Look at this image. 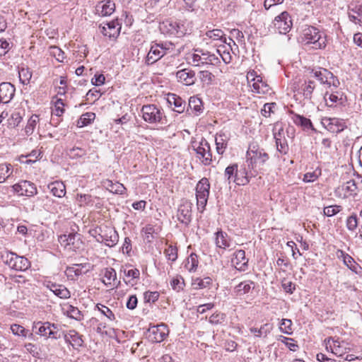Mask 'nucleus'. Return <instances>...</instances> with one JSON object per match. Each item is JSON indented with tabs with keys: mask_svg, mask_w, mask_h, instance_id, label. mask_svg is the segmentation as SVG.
<instances>
[{
	"mask_svg": "<svg viewBox=\"0 0 362 362\" xmlns=\"http://www.w3.org/2000/svg\"><path fill=\"white\" fill-rule=\"evenodd\" d=\"M68 240V245H71L72 249L75 250L76 248H79L82 242L80 240V235L76 233H69L67 235Z\"/></svg>",
	"mask_w": 362,
	"mask_h": 362,
	"instance_id": "44",
	"label": "nucleus"
},
{
	"mask_svg": "<svg viewBox=\"0 0 362 362\" xmlns=\"http://www.w3.org/2000/svg\"><path fill=\"white\" fill-rule=\"evenodd\" d=\"M325 100L326 101L327 105L329 107H332L339 100L338 95L336 93H326L325 95Z\"/></svg>",
	"mask_w": 362,
	"mask_h": 362,
	"instance_id": "59",
	"label": "nucleus"
},
{
	"mask_svg": "<svg viewBox=\"0 0 362 362\" xmlns=\"http://www.w3.org/2000/svg\"><path fill=\"white\" fill-rule=\"evenodd\" d=\"M66 154L71 159H77L84 156L86 151L84 148L74 146L66 150Z\"/></svg>",
	"mask_w": 362,
	"mask_h": 362,
	"instance_id": "39",
	"label": "nucleus"
},
{
	"mask_svg": "<svg viewBox=\"0 0 362 362\" xmlns=\"http://www.w3.org/2000/svg\"><path fill=\"white\" fill-rule=\"evenodd\" d=\"M356 189L357 186L356 182L354 180H350L341 185L338 188V192L339 193H342L344 197H348L349 196L356 194Z\"/></svg>",
	"mask_w": 362,
	"mask_h": 362,
	"instance_id": "25",
	"label": "nucleus"
},
{
	"mask_svg": "<svg viewBox=\"0 0 362 362\" xmlns=\"http://www.w3.org/2000/svg\"><path fill=\"white\" fill-rule=\"evenodd\" d=\"M232 263L239 271H245L247 268L248 260L245 257V252L243 250H237L234 253Z\"/></svg>",
	"mask_w": 362,
	"mask_h": 362,
	"instance_id": "17",
	"label": "nucleus"
},
{
	"mask_svg": "<svg viewBox=\"0 0 362 362\" xmlns=\"http://www.w3.org/2000/svg\"><path fill=\"white\" fill-rule=\"evenodd\" d=\"M276 106L275 103H266L264 105L263 108L261 110L262 115L268 117L270 116L271 113L274 112V108Z\"/></svg>",
	"mask_w": 362,
	"mask_h": 362,
	"instance_id": "58",
	"label": "nucleus"
},
{
	"mask_svg": "<svg viewBox=\"0 0 362 362\" xmlns=\"http://www.w3.org/2000/svg\"><path fill=\"white\" fill-rule=\"evenodd\" d=\"M177 217L179 221L184 224H188L191 221V206L189 203L184 202L180 205Z\"/></svg>",
	"mask_w": 362,
	"mask_h": 362,
	"instance_id": "18",
	"label": "nucleus"
},
{
	"mask_svg": "<svg viewBox=\"0 0 362 362\" xmlns=\"http://www.w3.org/2000/svg\"><path fill=\"white\" fill-rule=\"evenodd\" d=\"M148 338L152 342H161L168 334V326L165 324L153 325L148 329Z\"/></svg>",
	"mask_w": 362,
	"mask_h": 362,
	"instance_id": "12",
	"label": "nucleus"
},
{
	"mask_svg": "<svg viewBox=\"0 0 362 362\" xmlns=\"http://www.w3.org/2000/svg\"><path fill=\"white\" fill-rule=\"evenodd\" d=\"M67 313L70 317L76 320H81L83 317L81 312L77 308L72 305L69 306Z\"/></svg>",
	"mask_w": 362,
	"mask_h": 362,
	"instance_id": "55",
	"label": "nucleus"
},
{
	"mask_svg": "<svg viewBox=\"0 0 362 362\" xmlns=\"http://www.w3.org/2000/svg\"><path fill=\"white\" fill-rule=\"evenodd\" d=\"M255 283L252 281H245L237 285L234 291L238 296L247 293L252 288H254Z\"/></svg>",
	"mask_w": 362,
	"mask_h": 362,
	"instance_id": "32",
	"label": "nucleus"
},
{
	"mask_svg": "<svg viewBox=\"0 0 362 362\" xmlns=\"http://www.w3.org/2000/svg\"><path fill=\"white\" fill-rule=\"evenodd\" d=\"M86 267V264H75L72 267H67V272L69 274L74 273L76 276H80L83 273H86L88 269H86V271H83V269Z\"/></svg>",
	"mask_w": 362,
	"mask_h": 362,
	"instance_id": "45",
	"label": "nucleus"
},
{
	"mask_svg": "<svg viewBox=\"0 0 362 362\" xmlns=\"http://www.w3.org/2000/svg\"><path fill=\"white\" fill-rule=\"evenodd\" d=\"M14 93L15 87L11 83L4 82L0 84V98L6 103H8L13 98Z\"/></svg>",
	"mask_w": 362,
	"mask_h": 362,
	"instance_id": "23",
	"label": "nucleus"
},
{
	"mask_svg": "<svg viewBox=\"0 0 362 362\" xmlns=\"http://www.w3.org/2000/svg\"><path fill=\"white\" fill-rule=\"evenodd\" d=\"M39 122V117L36 115H32L28 121L25 126V131L26 134L30 135L33 134L37 124Z\"/></svg>",
	"mask_w": 362,
	"mask_h": 362,
	"instance_id": "43",
	"label": "nucleus"
},
{
	"mask_svg": "<svg viewBox=\"0 0 362 362\" xmlns=\"http://www.w3.org/2000/svg\"><path fill=\"white\" fill-rule=\"evenodd\" d=\"M159 293L158 291H146L144 293V300L146 303H154L159 298Z\"/></svg>",
	"mask_w": 362,
	"mask_h": 362,
	"instance_id": "56",
	"label": "nucleus"
},
{
	"mask_svg": "<svg viewBox=\"0 0 362 362\" xmlns=\"http://www.w3.org/2000/svg\"><path fill=\"white\" fill-rule=\"evenodd\" d=\"M170 285L173 290L178 292L183 288L185 285L184 279L182 276H177L172 279Z\"/></svg>",
	"mask_w": 362,
	"mask_h": 362,
	"instance_id": "52",
	"label": "nucleus"
},
{
	"mask_svg": "<svg viewBox=\"0 0 362 362\" xmlns=\"http://www.w3.org/2000/svg\"><path fill=\"white\" fill-rule=\"evenodd\" d=\"M64 339L66 343L71 344L73 348L78 349L83 344L82 335L79 334L76 330L71 329L68 332H63Z\"/></svg>",
	"mask_w": 362,
	"mask_h": 362,
	"instance_id": "16",
	"label": "nucleus"
},
{
	"mask_svg": "<svg viewBox=\"0 0 362 362\" xmlns=\"http://www.w3.org/2000/svg\"><path fill=\"white\" fill-rule=\"evenodd\" d=\"M164 254L168 260L175 262L177 258V249L176 247L169 245L164 251Z\"/></svg>",
	"mask_w": 362,
	"mask_h": 362,
	"instance_id": "50",
	"label": "nucleus"
},
{
	"mask_svg": "<svg viewBox=\"0 0 362 362\" xmlns=\"http://www.w3.org/2000/svg\"><path fill=\"white\" fill-rule=\"evenodd\" d=\"M119 29L116 28V23L115 21H110L105 24V25L101 28V33L110 38H115L119 35Z\"/></svg>",
	"mask_w": 362,
	"mask_h": 362,
	"instance_id": "27",
	"label": "nucleus"
},
{
	"mask_svg": "<svg viewBox=\"0 0 362 362\" xmlns=\"http://www.w3.org/2000/svg\"><path fill=\"white\" fill-rule=\"evenodd\" d=\"M276 146L277 151L282 153L286 154L288 151V145L286 139L276 138Z\"/></svg>",
	"mask_w": 362,
	"mask_h": 362,
	"instance_id": "51",
	"label": "nucleus"
},
{
	"mask_svg": "<svg viewBox=\"0 0 362 362\" xmlns=\"http://www.w3.org/2000/svg\"><path fill=\"white\" fill-rule=\"evenodd\" d=\"M176 77L179 82L186 86L193 84L196 80L194 71L187 69L178 71L176 73Z\"/></svg>",
	"mask_w": 362,
	"mask_h": 362,
	"instance_id": "20",
	"label": "nucleus"
},
{
	"mask_svg": "<svg viewBox=\"0 0 362 362\" xmlns=\"http://www.w3.org/2000/svg\"><path fill=\"white\" fill-rule=\"evenodd\" d=\"M252 91L258 94H267L271 90L269 85L265 81H263L262 77H258L257 81L252 83Z\"/></svg>",
	"mask_w": 362,
	"mask_h": 362,
	"instance_id": "26",
	"label": "nucleus"
},
{
	"mask_svg": "<svg viewBox=\"0 0 362 362\" xmlns=\"http://www.w3.org/2000/svg\"><path fill=\"white\" fill-rule=\"evenodd\" d=\"M346 228L350 231H354L358 227V218L356 214L349 216L346 221Z\"/></svg>",
	"mask_w": 362,
	"mask_h": 362,
	"instance_id": "49",
	"label": "nucleus"
},
{
	"mask_svg": "<svg viewBox=\"0 0 362 362\" xmlns=\"http://www.w3.org/2000/svg\"><path fill=\"white\" fill-rule=\"evenodd\" d=\"M166 53L165 51L162 50V47L158 43L152 45L146 56V64L148 65L154 64L165 55Z\"/></svg>",
	"mask_w": 362,
	"mask_h": 362,
	"instance_id": "15",
	"label": "nucleus"
},
{
	"mask_svg": "<svg viewBox=\"0 0 362 362\" xmlns=\"http://www.w3.org/2000/svg\"><path fill=\"white\" fill-rule=\"evenodd\" d=\"M341 210L340 206H329L324 209V214L327 216H332Z\"/></svg>",
	"mask_w": 362,
	"mask_h": 362,
	"instance_id": "62",
	"label": "nucleus"
},
{
	"mask_svg": "<svg viewBox=\"0 0 362 362\" xmlns=\"http://www.w3.org/2000/svg\"><path fill=\"white\" fill-rule=\"evenodd\" d=\"M337 256L343 261L344 264L351 271L359 276H362V267L349 254L341 250H338L337 251Z\"/></svg>",
	"mask_w": 362,
	"mask_h": 362,
	"instance_id": "13",
	"label": "nucleus"
},
{
	"mask_svg": "<svg viewBox=\"0 0 362 362\" xmlns=\"http://www.w3.org/2000/svg\"><path fill=\"white\" fill-rule=\"evenodd\" d=\"M48 188L55 197L61 198L66 194V187L62 182H54L48 185Z\"/></svg>",
	"mask_w": 362,
	"mask_h": 362,
	"instance_id": "29",
	"label": "nucleus"
},
{
	"mask_svg": "<svg viewBox=\"0 0 362 362\" xmlns=\"http://www.w3.org/2000/svg\"><path fill=\"white\" fill-rule=\"evenodd\" d=\"M32 77V73L28 68H21L19 71V78L23 84H27Z\"/></svg>",
	"mask_w": 362,
	"mask_h": 362,
	"instance_id": "53",
	"label": "nucleus"
},
{
	"mask_svg": "<svg viewBox=\"0 0 362 362\" xmlns=\"http://www.w3.org/2000/svg\"><path fill=\"white\" fill-rule=\"evenodd\" d=\"M100 231L101 233L98 234L97 238L98 242L103 243L110 247L115 246L117 243L119 235L114 228L105 226L103 230L100 229Z\"/></svg>",
	"mask_w": 362,
	"mask_h": 362,
	"instance_id": "7",
	"label": "nucleus"
},
{
	"mask_svg": "<svg viewBox=\"0 0 362 362\" xmlns=\"http://www.w3.org/2000/svg\"><path fill=\"white\" fill-rule=\"evenodd\" d=\"M12 169L11 164H0V183L4 182L12 174Z\"/></svg>",
	"mask_w": 362,
	"mask_h": 362,
	"instance_id": "42",
	"label": "nucleus"
},
{
	"mask_svg": "<svg viewBox=\"0 0 362 362\" xmlns=\"http://www.w3.org/2000/svg\"><path fill=\"white\" fill-rule=\"evenodd\" d=\"M326 349L334 354V355L341 357L345 354L351 351L349 344L345 341H340L339 339H334L332 337H329L324 341Z\"/></svg>",
	"mask_w": 362,
	"mask_h": 362,
	"instance_id": "5",
	"label": "nucleus"
},
{
	"mask_svg": "<svg viewBox=\"0 0 362 362\" xmlns=\"http://www.w3.org/2000/svg\"><path fill=\"white\" fill-rule=\"evenodd\" d=\"M298 39L302 44L312 45L315 49L325 48L327 45L325 33L314 26L305 25L303 28Z\"/></svg>",
	"mask_w": 362,
	"mask_h": 362,
	"instance_id": "1",
	"label": "nucleus"
},
{
	"mask_svg": "<svg viewBox=\"0 0 362 362\" xmlns=\"http://www.w3.org/2000/svg\"><path fill=\"white\" fill-rule=\"evenodd\" d=\"M1 259L11 269L16 271H25L30 267L28 259L7 250L1 252Z\"/></svg>",
	"mask_w": 362,
	"mask_h": 362,
	"instance_id": "3",
	"label": "nucleus"
},
{
	"mask_svg": "<svg viewBox=\"0 0 362 362\" xmlns=\"http://www.w3.org/2000/svg\"><path fill=\"white\" fill-rule=\"evenodd\" d=\"M207 285H211V294H209V296H212L215 295V291L218 289V284L216 282V280L214 281L213 278L207 276L205 277V288Z\"/></svg>",
	"mask_w": 362,
	"mask_h": 362,
	"instance_id": "61",
	"label": "nucleus"
},
{
	"mask_svg": "<svg viewBox=\"0 0 362 362\" xmlns=\"http://www.w3.org/2000/svg\"><path fill=\"white\" fill-rule=\"evenodd\" d=\"M95 118V114L91 112L83 114L77 121V127L82 128L91 124Z\"/></svg>",
	"mask_w": 362,
	"mask_h": 362,
	"instance_id": "36",
	"label": "nucleus"
},
{
	"mask_svg": "<svg viewBox=\"0 0 362 362\" xmlns=\"http://www.w3.org/2000/svg\"><path fill=\"white\" fill-rule=\"evenodd\" d=\"M45 285L60 298H68L70 297L69 291L63 285L57 284L52 281H47Z\"/></svg>",
	"mask_w": 362,
	"mask_h": 362,
	"instance_id": "19",
	"label": "nucleus"
},
{
	"mask_svg": "<svg viewBox=\"0 0 362 362\" xmlns=\"http://www.w3.org/2000/svg\"><path fill=\"white\" fill-rule=\"evenodd\" d=\"M292 115L293 116L291 118L295 124L300 126L304 129H315L310 119L293 112Z\"/></svg>",
	"mask_w": 362,
	"mask_h": 362,
	"instance_id": "28",
	"label": "nucleus"
},
{
	"mask_svg": "<svg viewBox=\"0 0 362 362\" xmlns=\"http://www.w3.org/2000/svg\"><path fill=\"white\" fill-rule=\"evenodd\" d=\"M272 24L274 31L279 34H286L291 28L292 21L289 14L284 11L274 18Z\"/></svg>",
	"mask_w": 362,
	"mask_h": 362,
	"instance_id": "6",
	"label": "nucleus"
},
{
	"mask_svg": "<svg viewBox=\"0 0 362 362\" xmlns=\"http://www.w3.org/2000/svg\"><path fill=\"white\" fill-rule=\"evenodd\" d=\"M142 232L144 233V238L151 243L156 238L155 235H158V230L154 226L148 224L142 228Z\"/></svg>",
	"mask_w": 362,
	"mask_h": 362,
	"instance_id": "37",
	"label": "nucleus"
},
{
	"mask_svg": "<svg viewBox=\"0 0 362 362\" xmlns=\"http://www.w3.org/2000/svg\"><path fill=\"white\" fill-rule=\"evenodd\" d=\"M349 11L362 18V1H358V4H351L349 6Z\"/></svg>",
	"mask_w": 362,
	"mask_h": 362,
	"instance_id": "63",
	"label": "nucleus"
},
{
	"mask_svg": "<svg viewBox=\"0 0 362 362\" xmlns=\"http://www.w3.org/2000/svg\"><path fill=\"white\" fill-rule=\"evenodd\" d=\"M204 178L200 180L196 187V198L198 209L202 212L204 211Z\"/></svg>",
	"mask_w": 362,
	"mask_h": 362,
	"instance_id": "33",
	"label": "nucleus"
},
{
	"mask_svg": "<svg viewBox=\"0 0 362 362\" xmlns=\"http://www.w3.org/2000/svg\"><path fill=\"white\" fill-rule=\"evenodd\" d=\"M13 189L20 196L33 197L37 193L35 185L28 180H21L15 184Z\"/></svg>",
	"mask_w": 362,
	"mask_h": 362,
	"instance_id": "10",
	"label": "nucleus"
},
{
	"mask_svg": "<svg viewBox=\"0 0 362 362\" xmlns=\"http://www.w3.org/2000/svg\"><path fill=\"white\" fill-rule=\"evenodd\" d=\"M115 9V4L112 1L108 0L105 3L100 2L96 7V13L101 16H107L111 15Z\"/></svg>",
	"mask_w": 362,
	"mask_h": 362,
	"instance_id": "21",
	"label": "nucleus"
},
{
	"mask_svg": "<svg viewBox=\"0 0 362 362\" xmlns=\"http://www.w3.org/2000/svg\"><path fill=\"white\" fill-rule=\"evenodd\" d=\"M103 284L106 286H114L117 280V273L113 268H105L103 274Z\"/></svg>",
	"mask_w": 362,
	"mask_h": 362,
	"instance_id": "31",
	"label": "nucleus"
},
{
	"mask_svg": "<svg viewBox=\"0 0 362 362\" xmlns=\"http://www.w3.org/2000/svg\"><path fill=\"white\" fill-rule=\"evenodd\" d=\"M189 109L187 110L189 112V114H194L195 115H199L202 112V107L203 105V102L202 98L197 96H192L189 99Z\"/></svg>",
	"mask_w": 362,
	"mask_h": 362,
	"instance_id": "24",
	"label": "nucleus"
},
{
	"mask_svg": "<svg viewBox=\"0 0 362 362\" xmlns=\"http://www.w3.org/2000/svg\"><path fill=\"white\" fill-rule=\"evenodd\" d=\"M269 159V155L263 149L249 150L247 151V162L248 167L253 168V165L259 162L263 165Z\"/></svg>",
	"mask_w": 362,
	"mask_h": 362,
	"instance_id": "14",
	"label": "nucleus"
},
{
	"mask_svg": "<svg viewBox=\"0 0 362 362\" xmlns=\"http://www.w3.org/2000/svg\"><path fill=\"white\" fill-rule=\"evenodd\" d=\"M224 319V315L221 313L216 312L210 315L209 322L212 325L221 323Z\"/></svg>",
	"mask_w": 362,
	"mask_h": 362,
	"instance_id": "60",
	"label": "nucleus"
},
{
	"mask_svg": "<svg viewBox=\"0 0 362 362\" xmlns=\"http://www.w3.org/2000/svg\"><path fill=\"white\" fill-rule=\"evenodd\" d=\"M33 331L45 339H58L62 337L60 326L50 322H35L33 325Z\"/></svg>",
	"mask_w": 362,
	"mask_h": 362,
	"instance_id": "2",
	"label": "nucleus"
},
{
	"mask_svg": "<svg viewBox=\"0 0 362 362\" xmlns=\"http://www.w3.org/2000/svg\"><path fill=\"white\" fill-rule=\"evenodd\" d=\"M314 76L322 83L327 84L329 86L338 87L339 86V81L334 76V74L329 70L323 68H320L318 70L315 71Z\"/></svg>",
	"mask_w": 362,
	"mask_h": 362,
	"instance_id": "11",
	"label": "nucleus"
},
{
	"mask_svg": "<svg viewBox=\"0 0 362 362\" xmlns=\"http://www.w3.org/2000/svg\"><path fill=\"white\" fill-rule=\"evenodd\" d=\"M142 113V118L144 120L149 124L160 123L165 124V116L160 107L156 105H144L141 110Z\"/></svg>",
	"mask_w": 362,
	"mask_h": 362,
	"instance_id": "4",
	"label": "nucleus"
},
{
	"mask_svg": "<svg viewBox=\"0 0 362 362\" xmlns=\"http://www.w3.org/2000/svg\"><path fill=\"white\" fill-rule=\"evenodd\" d=\"M215 242L217 247L226 249L230 246L228 235L223 231H218L215 233Z\"/></svg>",
	"mask_w": 362,
	"mask_h": 362,
	"instance_id": "34",
	"label": "nucleus"
},
{
	"mask_svg": "<svg viewBox=\"0 0 362 362\" xmlns=\"http://www.w3.org/2000/svg\"><path fill=\"white\" fill-rule=\"evenodd\" d=\"M180 24L172 20H166L160 24L159 29L162 33L169 36L180 37L184 35Z\"/></svg>",
	"mask_w": 362,
	"mask_h": 362,
	"instance_id": "8",
	"label": "nucleus"
},
{
	"mask_svg": "<svg viewBox=\"0 0 362 362\" xmlns=\"http://www.w3.org/2000/svg\"><path fill=\"white\" fill-rule=\"evenodd\" d=\"M224 34L220 29H214L205 32V41L210 39L213 41H221Z\"/></svg>",
	"mask_w": 362,
	"mask_h": 362,
	"instance_id": "40",
	"label": "nucleus"
},
{
	"mask_svg": "<svg viewBox=\"0 0 362 362\" xmlns=\"http://www.w3.org/2000/svg\"><path fill=\"white\" fill-rule=\"evenodd\" d=\"M321 123L326 129L335 134L342 132L346 127L343 119L336 117H323Z\"/></svg>",
	"mask_w": 362,
	"mask_h": 362,
	"instance_id": "9",
	"label": "nucleus"
},
{
	"mask_svg": "<svg viewBox=\"0 0 362 362\" xmlns=\"http://www.w3.org/2000/svg\"><path fill=\"white\" fill-rule=\"evenodd\" d=\"M237 164H233L228 166L225 170V177L229 183L234 182L235 173H237Z\"/></svg>",
	"mask_w": 362,
	"mask_h": 362,
	"instance_id": "46",
	"label": "nucleus"
},
{
	"mask_svg": "<svg viewBox=\"0 0 362 362\" xmlns=\"http://www.w3.org/2000/svg\"><path fill=\"white\" fill-rule=\"evenodd\" d=\"M11 332L13 334L18 336H22L23 337H27L28 330H26L23 326L17 324H13L11 326Z\"/></svg>",
	"mask_w": 362,
	"mask_h": 362,
	"instance_id": "54",
	"label": "nucleus"
},
{
	"mask_svg": "<svg viewBox=\"0 0 362 362\" xmlns=\"http://www.w3.org/2000/svg\"><path fill=\"white\" fill-rule=\"evenodd\" d=\"M168 103L170 105H173V110L178 113H181L185 110V103L178 95L174 93H169L167 98Z\"/></svg>",
	"mask_w": 362,
	"mask_h": 362,
	"instance_id": "22",
	"label": "nucleus"
},
{
	"mask_svg": "<svg viewBox=\"0 0 362 362\" xmlns=\"http://www.w3.org/2000/svg\"><path fill=\"white\" fill-rule=\"evenodd\" d=\"M292 322L288 319H283L281 320V323L280 325V329L282 332L286 333L287 334H291L292 333Z\"/></svg>",
	"mask_w": 362,
	"mask_h": 362,
	"instance_id": "57",
	"label": "nucleus"
},
{
	"mask_svg": "<svg viewBox=\"0 0 362 362\" xmlns=\"http://www.w3.org/2000/svg\"><path fill=\"white\" fill-rule=\"evenodd\" d=\"M250 182L247 172L245 167L241 166L240 169L237 168L234 182L238 185H245Z\"/></svg>",
	"mask_w": 362,
	"mask_h": 362,
	"instance_id": "30",
	"label": "nucleus"
},
{
	"mask_svg": "<svg viewBox=\"0 0 362 362\" xmlns=\"http://www.w3.org/2000/svg\"><path fill=\"white\" fill-rule=\"evenodd\" d=\"M221 53L218 49H216V53H211L209 51H205V65L211 64L216 65L220 62L219 57Z\"/></svg>",
	"mask_w": 362,
	"mask_h": 362,
	"instance_id": "38",
	"label": "nucleus"
},
{
	"mask_svg": "<svg viewBox=\"0 0 362 362\" xmlns=\"http://www.w3.org/2000/svg\"><path fill=\"white\" fill-rule=\"evenodd\" d=\"M101 93L100 90H97L95 88H92L88 90V92L86 94L87 100H93L94 101L99 99L100 97Z\"/></svg>",
	"mask_w": 362,
	"mask_h": 362,
	"instance_id": "64",
	"label": "nucleus"
},
{
	"mask_svg": "<svg viewBox=\"0 0 362 362\" xmlns=\"http://www.w3.org/2000/svg\"><path fill=\"white\" fill-rule=\"evenodd\" d=\"M272 329L273 325L272 324L266 323L262 325L259 329L255 327L250 328V332L257 337H260L262 336L266 337L267 334L270 333Z\"/></svg>",
	"mask_w": 362,
	"mask_h": 362,
	"instance_id": "35",
	"label": "nucleus"
},
{
	"mask_svg": "<svg viewBox=\"0 0 362 362\" xmlns=\"http://www.w3.org/2000/svg\"><path fill=\"white\" fill-rule=\"evenodd\" d=\"M108 189L113 193L122 194L125 190L124 185L119 182L113 183L112 181H108Z\"/></svg>",
	"mask_w": 362,
	"mask_h": 362,
	"instance_id": "48",
	"label": "nucleus"
},
{
	"mask_svg": "<svg viewBox=\"0 0 362 362\" xmlns=\"http://www.w3.org/2000/svg\"><path fill=\"white\" fill-rule=\"evenodd\" d=\"M301 88L304 98L310 100L312 98V93L315 89L314 81H309L308 83H305L302 85Z\"/></svg>",
	"mask_w": 362,
	"mask_h": 362,
	"instance_id": "41",
	"label": "nucleus"
},
{
	"mask_svg": "<svg viewBox=\"0 0 362 362\" xmlns=\"http://www.w3.org/2000/svg\"><path fill=\"white\" fill-rule=\"evenodd\" d=\"M96 308L101 314L105 315L108 320L113 321L115 320V316L112 311L107 306L102 304H97Z\"/></svg>",
	"mask_w": 362,
	"mask_h": 362,
	"instance_id": "47",
	"label": "nucleus"
}]
</instances>
